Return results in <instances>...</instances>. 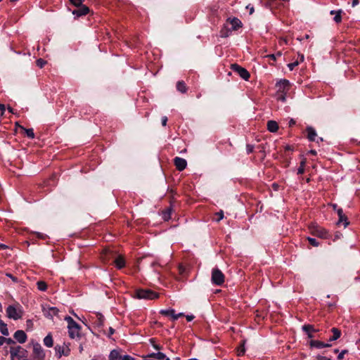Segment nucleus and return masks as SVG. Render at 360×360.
Returning <instances> with one entry per match:
<instances>
[{"instance_id":"f257e3e1","label":"nucleus","mask_w":360,"mask_h":360,"mask_svg":"<svg viewBox=\"0 0 360 360\" xmlns=\"http://www.w3.org/2000/svg\"><path fill=\"white\" fill-rule=\"evenodd\" d=\"M65 320L68 322V335L71 339L79 338L80 326L75 322L72 316H65Z\"/></svg>"},{"instance_id":"f03ea898","label":"nucleus","mask_w":360,"mask_h":360,"mask_svg":"<svg viewBox=\"0 0 360 360\" xmlns=\"http://www.w3.org/2000/svg\"><path fill=\"white\" fill-rule=\"evenodd\" d=\"M9 352L11 359L17 358L18 360H29L28 352L21 346L11 347Z\"/></svg>"},{"instance_id":"7ed1b4c3","label":"nucleus","mask_w":360,"mask_h":360,"mask_svg":"<svg viewBox=\"0 0 360 360\" xmlns=\"http://www.w3.org/2000/svg\"><path fill=\"white\" fill-rule=\"evenodd\" d=\"M158 294L150 289H138L134 292V297L137 299L153 300L158 297Z\"/></svg>"},{"instance_id":"20e7f679","label":"nucleus","mask_w":360,"mask_h":360,"mask_svg":"<svg viewBox=\"0 0 360 360\" xmlns=\"http://www.w3.org/2000/svg\"><path fill=\"white\" fill-rule=\"evenodd\" d=\"M33 347V356L35 360H44L45 353L41 345L37 342H32Z\"/></svg>"},{"instance_id":"39448f33","label":"nucleus","mask_w":360,"mask_h":360,"mask_svg":"<svg viewBox=\"0 0 360 360\" xmlns=\"http://www.w3.org/2000/svg\"><path fill=\"white\" fill-rule=\"evenodd\" d=\"M212 282L216 285H221L224 282V275L217 268H214L212 271Z\"/></svg>"},{"instance_id":"423d86ee","label":"nucleus","mask_w":360,"mask_h":360,"mask_svg":"<svg viewBox=\"0 0 360 360\" xmlns=\"http://www.w3.org/2000/svg\"><path fill=\"white\" fill-rule=\"evenodd\" d=\"M70 344L64 342L62 345H57L55 347L56 354L58 359L61 358L62 356H68L70 354Z\"/></svg>"},{"instance_id":"0eeeda50","label":"nucleus","mask_w":360,"mask_h":360,"mask_svg":"<svg viewBox=\"0 0 360 360\" xmlns=\"http://www.w3.org/2000/svg\"><path fill=\"white\" fill-rule=\"evenodd\" d=\"M231 69L236 73H237L242 79L248 81L250 77V73L248 71L238 65L237 63H233L231 65Z\"/></svg>"},{"instance_id":"6e6552de","label":"nucleus","mask_w":360,"mask_h":360,"mask_svg":"<svg viewBox=\"0 0 360 360\" xmlns=\"http://www.w3.org/2000/svg\"><path fill=\"white\" fill-rule=\"evenodd\" d=\"M310 229L313 235L319 238H327L328 236L327 230L317 225H311Z\"/></svg>"},{"instance_id":"1a4fd4ad","label":"nucleus","mask_w":360,"mask_h":360,"mask_svg":"<svg viewBox=\"0 0 360 360\" xmlns=\"http://www.w3.org/2000/svg\"><path fill=\"white\" fill-rule=\"evenodd\" d=\"M42 311L44 315H57L60 310L55 307H51L49 304L42 306Z\"/></svg>"},{"instance_id":"9d476101","label":"nucleus","mask_w":360,"mask_h":360,"mask_svg":"<svg viewBox=\"0 0 360 360\" xmlns=\"http://www.w3.org/2000/svg\"><path fill=\"white\" fill-rule=\"evenodd\" d=\"M226 24H230L231 25V30L232 31L237 30L240 27H242V22L237 18H228Z\"/></svg>"},{"instance_id":"9b49d317","label":"nucleus","mask_w":360,"mask_h":360,"mask_svg":"<svg viewBox=\"0 0 360 360\" xmlns=\"http://www.w3.org/2000/svg\"><path fill=\"white\" fill-rule=\"evenodd\" d=\"M166 358V355L160 352H158L157 353H150L147 354L146 356H143L144 360H162Z\"/></svg>"},{"instance_id":"f8f14e48","label":"nucleus","mask_w":360,"mask_h":360,"mask_svg":"<svg viewBox=\"0 0 360 360\" xmlns=\"http://www.w3.org/2000/svg\"><path fill=\"white\" fill-rule=\"evenodd\" d=\"M13 338L20 344L25 343L27 340V336L25 331L22 330H18L15 332L13 335Z\"/></svg>"},{"instance_id":"ddd939ff","label":"nucleus","mask_w":360,"mask_h":360,"mask_svg":"<svg viewBox=\"0 0 360 360\" xmlns=\"http://www.w3.org/2000/svg\"><path fill=\"white\" fill-rule=\"evenodd\" d=\"M174 165L179 171H183L187 165L186 160L184 158L176 157L174 159Z\"/></svg>"},{"instance_id":"4468645a","label":"nucleus","mask_w":360,"mask_h":360,"mask_svg":"<svg viewBox=\"0 0 360 360\" xmlns=\"http://www.w3.org/2000/svg\"><path fill=\"white\" fill-rule=\"evenodd\" d=\"M89 12V8L86 6L82 4V6L72 11V14L77 17H80L86 15Z\"/></svg>"},{"instance_id":"2eb2a0df","label":"nucleus","mask_w":360,"mask_h":360,"mask_svg":"<svg viewBox=\"0 0 360 360\" xmlns=\"http://www.w3.org/2000/svg\"><path fill=\"white\" fill-rule=\"evenodd\" d=\"M289 81L287 79H281L276 83V87L278 88V92L284 93L285 89L289 86Z\"/></svg>"},{"instance_id":"dca6fc26","label":"nucleus","mask_w":360,"mask_h":360,"mask_svg":"<svg viewBox=\"0 0 360 360\" xmlns=\"http://www.w3.org/2000/svg\"><path fill=\"white\" fill-rule=\"evenodd\" d=\"M302 330L307 334L308 338H313L312 333L316 331V330L314 328V326L310 325V324L304 325L302 326Z\"/></svg>"},{"instance_id":"f3484780","label":"nucleus","mask_w":360,"mask_h":360,"mask_svg":"<svg viewBox=\"0 0 360 360\" xmlns=\"http://www.w3.org/2000/svg\"><path fill=\"white\" fill-rule=\"evenodd\" d=\"M310 345L311 347H316L318 349H322V348L328 347L331 346V345H330L328 343H324V342L319 341V340L311 341Z\"/></svg>"},{"instance_id":"a211bd4d","label":"nucleus","mask_w":360,"mask_h":360,"mask_svg":"<svg viewBox=\"0 0 360 360\" xmlns=\"http://www.w3.org/2000/svg\"><path fill=\"white\" fill-rule=\"evenodd\" d=\"M267 129L271 132H276L278 129V123L274 120H269L267 122Z\"/></svg>"},{"instance_id":"6ab92c4d","label":"nucleus","mask_w":360,"mask_h":360,"mask_svg":"<svg viewBox=\"0 0 360 360\" xmlns=\"http://www.w3.org/2000/svg\"><path fill=\"white\" fill-rule=\"evenodd\" d=\"M19 307L18 304L16 305H9L6 309V315H18V307Z\"/></svg>"},{"instance_id":"aec40b11","label":"nucleus","mask_w":360,"mask_h":360,"mask_svg":"<svg viewBox=\"0 0 360 360\" xmlns=\"http://www.w3.org/2000/svg\"><path fill=\"white\" fill-rule=\"evenodd\" d=\"M307 131L308 133L307 137H308L309 140L311 141H314L316 136V132L314 130V129L312 128L311 127H308L307 128Z\"/></svg>"},{"instance_id":"412c9836","label":"nucleus","mask_w":360,"mask_h":360,"mask_svg":"<svg viewBox=\"0 0 360 360\" xmlns=\"http://www.w3.org/2000/svg\"><path fill=\"white\" fill-rule=\"evenodd\" d=\"M162 315H184L183 312H179L176 314V311L171 308L167 309H162L160 312Z\"/></svg>"},{"instance_id":"4be33fe9","label":"nucleus","mask_w":360,"mask_h":360,"mask_svg":"<svg viewBox=\"0 0 360 360\" xmlns=\"http://www.w3.org/2000/svg\"><path fill=\"white\" fill-rule=\"evenodd\" d=\"M122 357L117 349H112L109 354V360H120Z\"/></svg>"},{"instance_id":"5701e85b","label":"nucleus","mask_w":360,"mask_h":360,"mask_svg":"<svg viewBox=\"0 0 360 360\" xmlns=\"http://www.w3.org/2000/svg\"><path fill=\"white\" fill-rule=\"evenodd\" d=\"M331 331L333 333V336L329 338V341L331 342V341H335L336 340H338L340 337V335H341V332L340 330H339L338 328H333L331 329Z\"/></svg>"},{"instance_id":"b1692460","label":"nucleus","mask_w":360,"mask_h":360,"mask_svg":"<svg viewBox=\"0 0 360 360\" xmlns=\"http://www.w3.org/2000/svg\"><path fill=\"white\" fill-rule=\"evenodd\" d=\"M44 344L47 347H51L53 345V340L51 335L49 333L44 338Z\"/></svg>"},{"instance_id":"393cba45","label":"nucleus","mask_w":360,"mask_h":360,"mask_svg":"<svg viewBox=\"0 0 360 360\" xmlns=\"http://www.w3.org/2000/svg\"><path fill=\"white\" fill-rule=\"evenodd\" d=\"M176 89L181 93H186V90H187L186 84L183 81H179V82H177V84H176Z\"/></svg>"},{"instance_id":"a878e982","label":"nucleus","mask_w":360,"mask_h":360,"mask_svg":"<svg viewBox=\"0 0 360 360\" xmlns=\"http://www.w3.org/2000/svg\"><path fill=\"white\" fill-rule=\"evenodd\" d=\"M231 31V28L228 27L227 24L224 25V27L221 30V37L224 38L229 37Z\"/></svg>"},{"instance_id":"bb28decb","label":"nucleus","mask_w":360,"mask_h":360,"mask_svg":"<svg viewBox=\"0 0 360 360\" xmlns=\"http://www.w3.org/2000/svg\"><path fill=\"white\" fill-rule=\"evenodd\" d=\"M115 264L118 269L122 268L125 264L124 258L121 256L117 257L115 260Z\"/></svg>"},{"instance_id":"cd10ccee","label":"nucleus","mask_w":360,"mask_h":360,"mask_svg":"<svg viewBox=\"0 0 360 360\" xmlns=\"http://www.w3.org/2000/svg\"><path fill=\"white\" fill-rule=\"evenodd\" d=\"M245 342H246V340H243L240 345L238 347V350H237L238 356H243L245 354Z\"/></svg>"},{"instance_id":"c85d7f7f","label":"nucleus","mask_w":360,"mask_h":360,"mask_svg":"<svg viewBox=\"0 0 360 360\" xmlns=\"http://www.w3.org/2000/svg\"><path fill=\"white\" fill-rule=\"evenodd\" d=\"M171 213H172L171 208H168V209L164 210L162 213V219L165 221H168L171 218Z\"/></svg>"},{"instance_id":"c756f323","label":"nucleus","mask_w":360,"mask_h":360,"mask_svg":"<svg viewBox=\"0 0 360 360\" xmlns=\"http://www.w3.org/2000/svg\"><path fill=\"white\" fill-rule=\"evenodd\" d=\"M0 331L4 335H8V330L7 328L6 324L4 323L1 320H0Z\"/></svg>"},{"instance_id":"7c9ffc66","label":"nucleus","mask_w":360,"mask_h":360,"mask_svg":"<svg viewBox=\"0 0 360 360\" xmlns=\"http://www.w3.org/2000/svg\"><path fill=\"white\" fill-rule=\"evenodd\" d=\"M37 286L38 290L40 291H45L47 289V285L43 281H37Z\"/></svg>"},{"instance_id":"2f4dec72","label":"nucleus","mask_w":360,"mask_h":360,"mask_svg":"<svg viewBox=\"0 0 360 360\" xmlns=\"http://www.w3.org/2000/svg\"><path fill=\"white\" fill-rule=\"evenodd\" d=\"M22 130L25 131L27 136L30 139L34 138V133L32 129H25L23 127H20Z\"/></svg>"},{"instance_id":"473e14b6","label":"nucleus","mask_w":360,"mask_h":360,"mask_svg":"<svg viewBox=\"0 0 360 360\" xmlns=\"http://www.w3.org/2000/svg\"><path fill=\"white\" fill-rule=\"evenodd\" d=\"M341 223L344 224L345 227H346L349 224L347 217L345 214L342 215V217H339V219L337 224H340Z\"/></svg>"},{"instance_id":"72a5a7b5","label":"nucleus","mask_w":360,"mask_h":360,"mask_svg":"<svg viewBox=\"0 0 360 360\" xmlns=\"http://www.w3.org/2000/svg\"><path fill=\"white\" fill-rule=\"evenodd\" d=\"M341 13H342V11L341 10H339L338 11V12L336 13V14L335 15V17H334V20L335 22L337 23H339L341 22L342 20V17H341Z\"/></svg>"},{"instance_id":"f704fd0d","label":"nucleus","mask_w":360,"mask_h":360,"mask_svg":"<svg viewBox=\"0 0 360 360\" xmlns=\"http://www.w3.org/2000/svg\"><path fill=\"white\" fill-rule=\"evenodd\" d=\"M307 240L309 241V243L314 247H318L319 243H318V241L314 238H310V237H308L307 238Z\"/></svg>"},{"instance_id":"c9c22d12","label":"nucleus","mask_w":360,"mask_h":360,"mask_svg":"<svg viewBox=\"0 0 360 360\" xmlns=\"http://www.w3.org/2000/svg\"><path fill=\"white\" fill-rule=\"evenodd\" d=\"M36 63L39 68H42L46 63V61L42 58H39L37 60Z\"/></svg>"},{"instance_id":"e433bc0d","label":"nucleus","mask_w":360,"mask_h":360,"mask_svg":"<svg viewBox=\"0 0 360 360\" xmlns=\"http://www.w3.org/2000/svg\"><path fill=\"white\" fill-rule=\"evenodd\" d=\"M277 99L278 101H281L283 102H285V100H286L285 92L284 93L278 92V94H277Z\"/></svg>"},{"instance_id":"4c0bfd02","label":"nucleus","mask_w":360,"mask_h":360,"mask_svg":"<svg viewBox=\"0 0 360 360\" xmlns=\"http://www.w3.org/2000/svg\"><path fill=\"white\" fill-rule=\"evenodd\" d=\"M281 55H282L281 52V51H278L276 54L268 55L267 57H269V58L275 60L277 57H280V56H281Z\"/></svg>"},{"instance_id":"58836bf2","label":"nucleus","mask_w":360,"mask_h":360,"mask_svg":"<svg viewBox=\"0 0 360 360\" xmlns=\"http://www.w3.org/2000/svg\"><path fill=\"white\" fill-rule=\"evenodd\" d=\"M70 1L76 7H79L82 4V0H70Z\"/></svg>"},{"instance_id":"ea45409f","label":"nucleus","mask_w":360,"mask_h":360,"mask_svg":"<svg viewBox=\"0 0 360 360\" xmlns=\"http://www.w3.org/2000/svg\"><path fill=\"white\" fill-rule=\"evenodd\" d=\"M304 162H302L300 167L297 169V174H302L304 173Z\"/></svg>"},{"instance_id":"a19ab883","label":"nucleus","mask_w":360,"mask_h":360,"mask_svg":"<svg viewBox=\"0 0 360 360\" xmlns=\"http://www.w3.org/2000/svg\"><path fill=\"white\" fill-rule=\"evenodd\" d=\"M298 64H299V62L297 60V61H295L293 63H289L288 65V67L290 70H292L295 68V67L298 65Z\"/></svg>"},{"instance_id":"79ce46f5","label":"nucleus","mask_w":360,"mask_h":360,"mask_svg":"<svg viewBox=\"0 0 360 360\" xmlns=\"http://www.w3.org/2000/svg\"><path fill=\"white\" fill-rule=\"evenodd\" d=\"M216 215L218 217L217 221H219L224 218V212L222 210H220L219 212L216 213Z\"/></svg>"},{"instance_id":"37998d69","label":"nucleus","mask_w":360,"mask_h":360,"mask_svg":"<svg viewBox=\"0 0 360 360\" xmlns=\"http://www.w3.org/2000/svg\"><path fill=\"white\" fill-rule=\"evenodd\" d=\"M253 150H254V146L252 145L247 144L246 150L248 154L252 153Z\"/></svg>"},{"instance_id":"c03bdc74","label":"nucleus","mask_w":360,"mask_h":360,"mask_svg":"<svg viewBox=\"0 0 360 360\" xmlns=\"http://www.w3.org/2000/svg\"><path fill=\"white\" fill-rule=\"evenodd\" d=\"M347 352V350H342L338 356V359H341L344 357L345 354Z\"/></svg>"},{"instance_id":"a18cd8bd","label":"nucleus","mask_w":360,"mask_h":360,"mask_svg":"<svg viewBox=\"0 0 360 360\" xmlns=\"http://www.w3.org/2000/svg\"><path fill=\"white\" fill-rule=\"evenodd\" d=\"M121 360H135L133 357L129 355H124L122 357Z\"/></svg>"},{"instance_id":"49530a36","label":"nucleus","mask_w":360,"mask_h":360,"mask_svg":"<svg viewBox=\"0 0 360 360\" xmlns=\"http://www.w3.org/2000/svg\"><path fill=\"white\" fill-rule=\"evenodd\" d=\"M6 275V276H8L10 278H11L14 282H17L18 281V278L16 277L13 276L12 274H11L9 273H7Z\"/></svg>"},{"instance_id":"de8ad7c7","label":"nucleus","mask_w":360,"mask_h":360,"mask_svg":"<svg viewBox=\"0 0 360 360\" xmlns=\"http://www.w3.org/2000/svg\"><path fill=\"white\" fill-rule=\"evenodd\" d=\"M337 213H338V217H342V216L345 214L342 208H338L337 210Z\"/></svg>"},{"instance_id":"09e8293b","label":"nucleus","mask_w":360,"mask_h":360,"mask_svg":"<svg viewBox=\"0 0 360 360\" xmlns=\"http://www.w3.org/2000/svg\"><path fill=\"white\" fill-rule=\"evenodd\" d=\"M27 329H31L32 328V320L28 319L27 321Z\"/></svg>"},{"instance_id":"8fccbe9b","label":"nucleus","mask_w":360,"mask_h":360,"mask_svg":"<svg viewBox=\"0 0 360 360\" xmlns=\"http://www.w3.org/2000/svg\"><path fill=\"white\" fill-rule=\"evenodd\" d=\"M167 122V117H162V126H166Z\"/></svg>"},{"instance_id":"3c124183","label":"nucleus","mask_w":360,"mask_h":360,"mask_svg":"<svg viewBox=\"0 0 360 360\" xmlns=\"http://www.w3.org/2000/svg\"><path fill=\"white\" fill-rule=\"evenodd\" d=\"M5 342H6L7 344L15 343L14 340H13L11 338H6Z\"/></svg>"},{"instance_id":"603ef678","label":"nucleus","mask_w":360,"mask_h":360,"mask_svg":"<svg viewBox=\"0 0 360 360\" xmlns=\"http://www.w3.org/2000/svg\"><path fill=\"white\" fill-rule=\"evenodd\" d=\"M114 333H115V330L112 327H110L109 328V334L108 336L110 338L112 334H114Z\"/></svg>"},{"instance_id":"864d4df0","label":"nucleus","mask_w":360,"mask_h":360,"mask_svg":"<svg viewBox=\"0 0 360 360\" xmlns=\"http://www.w3.org/2000/svg\"><path fill=\"white\" fill-rule=\"evenodd\" d=\"M0 110L1 111V113L4 114L6 110L5 105L4 104L0 103Z\"/></svg>"},{"instance_id":"5fc2aeb1","label":"nucleus","mask_w":360,"mask_h":360,"mask_svg":"<svg viewBox=\"0 0 360 360\" xmlns=\"http://www.w3.org/2000/svg\"><path fill=\"white\" fill-rule=\"evenodd\" d=\"M5 340H6V338L0 337V345H2L5 342Z\"/></svg>"},{"instance_id":"6e6d98bb","label":"nucleus","mask_w":360,"mask_h":360,"mask_svg":"<svg viewBox=\"0 0 360 360\" xmlns=\"http://www.w3.org/2000/svg\"><path fill=\"white\" fill-rule=\"evenodd\" d=\"M359 0H353V1H352V6H353V7L356 6V5H358V4H359Z\"/></svg>"},{"instance_id":"4d7b16f0","label":"nucleus","mask_w":360,"mask_h":360,"mask_svg":"<svg viewBox=\"0 0 360 360\" xmlns=\"http://www.w3.org/2000/svg\"><path fill=\"white\" fill-rule=\"evenodd\" d=\"M194 317L195 316H186V320H187L188 322L192 321L193 320Z\"/></svg>"},{"instance_id":"13d9d810","label":"nucleus","mask_w":360,"mask_h":360,"mask_svg":"<svg viewBox=\"0 0 360 360\" xmlns=\"http://www.w3.org/2000/svg\"><path fill=\"white\" fill-rule=\"evenodd\" d=\"M319 360H330V359L326 357V356H319L318 358Z\"/></svg>"},{"instance_id":"bf43d9fd","label":"nucleus","mask_w":360,"mask_h":360,"mask_svg":"<svg viewBox=\"0 0 360 360\" xmlns=\"http://www.w3.org/2000/svg\"><path fill=\"white\" fill-rule=\"evenodd\" d=\"M160 266V264H158V262H153L151 263V266H152V267H155V266Z\"/></svg>"},{"instance_id":"052dcab7","label":"nucleus","mask_w":360,"mask_h":360,"mask_svg":"<svg viewBox=\"0 0 360 360\" xmlns=\"http://www.w3.org/2000/svg\"><path fill=\"white\" fill-rule=\"evenodd\" d=\"M184 271H185V269L183 266H179L180 274H183L184 272Z\"/></svg>"},{"instance_id":"680f3d73","label":"nucleus","mask_w":360,"mask_h":360,"mask_svg":"<svg viewBox=\"0 0 360 360\" xmlns=\"http://www.w3.org/2000/svg\"><path fill=\"white\" fill-rule=\"evenodd\" d=\"M299 57L300 58V61L302 62L304 61V56L303 54H299Z\"/></svg>"},{"instance_id":"e2e57ef3","label":"nucleus","mask_w":360,"mask_h":360,"mask_svg":"<svg viewBox=\"0 0 360 360\" xmlns=\"http://www.w3.org/2000/svg\"><path fill=\"white\" fill-rule=\"evenodd\" d=\"M172 321H174L178 319L179 316H170Z\"/></svg>"},{"instance_id":"0e129e2a","label":"nucleus","mask_w":360,"mask_h":360,"mask_svg":"<svg viewBox=\"0 0 360 360\" xmlns=\"http://www.w3.org/2000/svg\"><path fill=\"white\" fill-rule=\"evenodd\" d=\"M309 153H310L311 154H312V155H316V150H310V151H309Z\"/></svg>"},{"instance_id":"69168bd1","label":"nucleus","mask_w":360,"mask_h":360,"mask_svg":"<svg viewBox=\"0 0 360 360\" xmlns=\"http://www.w3.org/2000/svg\"><path fill=\"white\" fill-rule=\"evenodd\" d=\"M333 209H334L335 210H336V211H337V210L339 208V207H338V205H335V204L333 205Z\"/></svg>"},{"instance_id":"338daca9","label":"nucleus","mask_w":360,"mask_h":360,"mask_svg":"<svg viewBox=\"0 0 360 360\" xmlns=\"http://www.w3.org/2000/svg\"><path fill=\"white\" fill-rule=\"evenodd\" d=\"M253 12H254V8L253 7H250V14H252Z\"/></svg>"},{"instance_id":"774afa93","label":"nucleus","mask_w":360,"mask_h":360,"mask_svg":"<svg viewBox=\"0 0 360 360\" xmlns=\"http://www.w3.org/2000/svg\"><path fill=\"white\" fill-rule=\"evenodd\" d=\"M8 111H9L10 112H12V113L13 112V108H11L10 106H8Z\"/></svg>"}]
</instances>
